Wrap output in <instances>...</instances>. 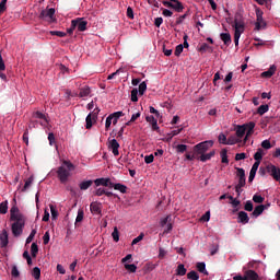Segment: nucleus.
<instances>
[{
	"mask_svg": "<svg viewBox=\"0 0 280 280\" xmlns=\"http://www.w3.org/2000/svg\"><path fill=\"white\" fill-rule=\"evenodd\" d=\"M75 170V165L71 163V161L63 160L62 165L57 168V178L60 180L62 185L69 180L71 176V172Z\"/></svg>",
	"mask_w": 280,
	"mask_h": 280,
	"instance_id": "nucleus-1",
	"label": "nucleus"
},
{
	"mask_svg": "<svg viewBox=\"0 0 280 280\" xmlns=\"http://www.w3.org/2000/svg\"><path fill=\"white\" fill-rule=\"evenodd\" d=\"M253 132H255V122L254 121L244 124L242 126H237V128H236V137H237V139H240V141H242V139H244V143H246V141L248 140V137H250L253 135ZM244 135H246L245 138H244Z\"/></svg>",
	"mask_w": 280,
	"mask_h": 280,
	"instance_id": "nucleus-2",
	"label": "nucleus"
},
{
	"mask_svg": "<svg viewBox=\"0 0 280 280\" xmlns=\"http://www.w3.org/2000/svg\"><path fill=\"white\" fill-rule=\"evenodd\" d=\"M13 221L11 225V231L14 237H19L23 234V229L25 226V219L23 217L18 219H11Z\"/></svg>",
	"mask_w": 280,
	"mask_h": 280,
	"instance_id": "nucleus-3",
	"label": "nucleus"
},
{
	"mask_svg": "<svg viewBox=\"0 0 280 280\" xmlns=\"http://www.w3.org/2000/svg\"><path fill=\"white\" fill-rule=\"evenodd\" d=\"M210 148H213V141L207 140L203 142H200L194 147V154L198 156V154L202 155L205 154Z\"/></svg>",
	"mask_w": 280,
	"mask_h": 280,
	"instance_id": "nucleus-4",
	"label": "nucleus"
},
{
	"mask_svg": "<svg viewBox=\"0 0 280 280\" xmlns=\"http://www.w3.org/2000/svg\"><path fill=\"white\" fill-rule=\"evenodd\" d=\"M55 15H56V9L50 8V9L42 10V12L39 13V19L54 23V21H56V19L54 18Z\"/></svg>",
	"mask_w": 280,
	"mask_h": 280,
	"instance_id": "nucleus-5",
	"label": "nucleus"
},
{
	"mask_svg": "<svg viewBox=\"0 0 280 280\" xmlns=\"http://www.w3.org/2000/svg\"><path fill=\"white\" fill-rule=\"evenodd\" d=\"M162 3L165 8H171L172 10H175V12H183V10H185L183 2L178 0H175L174 2L163 1Z\"/></svg>",
	"mask_w": 280,
	"mask_h": 280,
	"instance_id": "nucleus-6",
	"label": "nucleus"
},
{
	"mask_svg": "<svg viewBox=\"0 0 280 280\" xmlns=\"http://www.w3.org/2000/svg\"><path fill=\"white\" fill-rule=\"evenodd\" d=\"M266 27V23L264 22V12L259 11V9L256 10V23H255V30L256 32H259L260 30H264Z\"/></svg>",
	"mask_w": 280,
	"mask_h": 280,
	"instance_id": "nucleus-7",
	"label": "nucleus"
},
{
	"mask_svg": "<svg viewBox=\"0 0 280 280\" xmlns=\"http://www.w3.org/2000/svg\"><path fill=\"white\" fill-rule=\"evenodd\" d=\"M94 185L95 187H109V189H113V180H110L108 177L96 178L94 180Z\"/></svg>",
	"mask_w": 280,
	"mask_h": 280,
	"instance_id": "nucleus-8",
	"label": "nucleus"
},
{
	"mask_svg": "<svg viewBox=\"0 0 280 280\" xmlns=\"http://www.w3.org/2000/svg\"><path fill=\"white\" fill-rule=\"evenodd\" d=\"M268 174L272 176L275 180H278L280 183V168L275 166L273 164H269L266 167Z\"/></svg>",
	"mask_w": 280,
	"mask_h": 280,
	"instance_id": "nucleus-9",
	"label": "nucleus"
},
{
	"mask_svg": "<svg viewBox=\"0 0 280 280\" xmlns=\"http://www.w3.org/2000/svg\"><path fill=\"white\" fill-rule=\"evenodd\" d=\"M236 170V176L238 178L237 185L240 186H246V171L244 168L235 167Z\"/></svg>",
	"mask_w": 280,
	"mask_h": 280,
	"instance_id": "nucleus-10",
	"label": "nucleus"
},
{
	"mask_svg": "<svg viewBox=\"0 0 280 280\" xmlns=\"http://www.w3.org/2000/svg\"><path fill=\"white\" fill-rule=\"evenodd\" d=\"M72 21H75L78 32H86V25H89V22L84 20V18H77Z\"/></svg>",
	"mask_w": 280,
	"mask_h": 280,
	"instance_id": "nucleus-11",
	"label": "nucleus"
},
{
	"mask_svg": "<svg viewBox=\"0 0 280 280\" xmlns=\"http://www.w3.org/2000/svg\"><path fill=\"white\" fill-rule=\"evenodd\" d=\"M245 280H262L261 277H259V273H257L253 269H248L245 271Z\"/></svg>",
	"mask_w": 280,
	"mask_h": 280,
	"instance_id": "nucleus-12",
	"label": "nucleus"
},
{
	"mask_svg": "<svg viewBox=\"0 0 280 280\" xmlns=\"http://www.w3.org/2000/svg\"><path fill=\"white\" fill-rule=\"evenodd\" d=\"M108 148L112 150L114 156H119V142L116 139L109 140Z\"/></svg>",
	"mask_w": 280,
	"mask_h": 280,
	"instance_id": "nucleus-13",
	"label": "nucleus"
},
{
	"mask_svg": "<svg viewBox=\"0 0 280 280\" xmlns=\"http://www.w3.org/2000/svg\"><path fill=\"white\" fill-rule=\"evenodd\" d=\"M91 213H95L96 215H102V203L93 201L90 205Z\"/></svg>",
	"mask_w": 280,
	"mask_h": 280,
	"instance_id": "nucleus-14",
	"label": "nucleus"
},
{
	"mask_svg": "<svg viewBox=\"0 0 280 280\" xmlns=\"http://www.w3.org/2000/svg\"><path fill=\"white\" fill-rule=\"evenodd\" d=\"M257 170H259V162H255L250 168L248 183H253L255 180V176H257Z\"/></svg>",
	"mask_w": 280,
	"mask_h": 280,
	"instance_id": "nucleus-15",
	"label": "nucleus"
},
{
	"mask_svg": "<svg viewBox=\"0 0 280 280\" xmlns=\"http://www.w3.org/2000/svg\"><path fill=\"white\" fill-rule=\"evenodd\" d=\"M9 238H8V231L7 230H2V232L0 233V246L1 248H5L9 244Z\"/></svg>",
	"mask_w": 280,
	"mask_h": 280,
	"instance_id": "nucleus-16",
	"label": "nucleus"
},
{
	"mask_svg": "<svg viewBox=\"0 0 280 280\" xmlns=\"http://www.w3.org/2000/svg\"><path fill=\"white\" fill-rule=\"evenodd\" d=\"M237 222L241 224H248V222H250V218H248V213L244 211L238 212Z\"/></svg>",
	"mask_w": 280,
	"mask_h": 280,
	"instance_id": "nucleus-17",
	"label": "nucleus"
},
{
	"mask_svg": "<svg viewBox=\"0 0 280 280\" xmlns=\"http://www.w3.org/2000/svg\"><path fill=\"white\" fill-rule=\"evenodd\" d=\"M145 120L148 121V124L151 125L152 130L159 131V121L156 120V118H154V116H147Z\"/></svg>",
	"mask_w": 280,
	"mask_h": 280,
	"instance_id": "nucleus-18",
	"label": "nucleus"
},
{
	"mask_svg": "<svg viewBox=\"0 0 280 280\" xmlns=\"http://www.w3.org/2000/svg\"><path fill=\"white\" fill-rule=\"evenodd\" d=\"M266 209H268V206H266V205H259V206H257V207L254 209L252 215H253L254 218H259V215H261V213H264V211H266Z\"/></svg>",
	"mask_w": 280,
	"mask_h": 280,
	"instance_id": "nucleus-19",
	"label": "nucleus"
},
{
	"mask_svg": "<svg viewBox=\"0 0 280 280\" xmlns=\"http://www.w3.org/2000/svg\"><path fill=\"white\" fill-rule=\"evenodd\" d=\"M93 183H95V180L93 182V179L83 180L79 184V188L81 189V191H86V189L93 187Z\"/></svg>",
	"mask_w": 280,
	"mask_h": 280,
	"instance_id": "nucleus-20",
	"label": "nucleus"
},
{
	"mask_svg": "<svg viewBox=\"0 0 280 280\" xmlns=\"http://www.w3.org/2000/svg\"><path fill=\"white\" fill-rule=\"evenodd\" d=\"M112 189H115L116 191H120V194H126L128 191V187L124 184H112Z\"/></svg>",
	"mask_w": 280,
	"mask_h": 280,
	"instance_id": "nucleus-21",
	"label": "nucleus"
},
{
	"mask_svg": "<svg viewBox=\"0 0 280 280\" xmlns=\"http://www.w3.org/2000/svg\"><path fill=\"white\" fill-rule=\"evenodd\" d=\"M213 156H215V151H211L210 153H202V154L199 156V160H200L202 163H207V161H211V159H213Z\"/></svg>",
	"mask_w": 280,
	"mask_h": 280,
	"instance_id": "nucleus-22",
	"label": "nucleus"
},
{
	"mask_svg": "<svg viewBox=\"0 0 280 280\" xmlns=\"http://www.w3.org/2000/svg\"><path fill=\"white\" fill-rule=\"evenodd\" d=\"M220 38L226 47H229V45H231V43H232L230 33H221Z\"/></svg>",
	"mask_w": 280,
	"mask_h": 280,
	"instance_id": "nucleus-23",
	"label": "nucleus"
},
{
	"mask_svg": "<svg viewBox=\"0 0 280 280\" xmlns=\"http://www.w3.org/2000/svg\"><path fill=\"white\" fill-rule=\"evenodd\" d=\"M10 213H11V220L23 218V214L19 213V208L16 206H13L11 208Z\"/></svg>",
	"mask_w": 280,
	"mask_h": 280,
	"instance_id": "nucleus-24",
	"label": "nucleus"
},
{
	"mask_svg": "<svg viewBox=\"0 0 280 280\" xmlns=\"http://www.w3.org/2000/svg\"><path fill=\"white\" fill-rule=\"evenodd\" d=\"M198 51H200V54H206V51H209V54H213V47L209 46V44L207 43H203L199 47Z\"/></svg>",
	"mask_w": 280,
	"mask_h": 280,
	"instance_id": "nucleus-25",
	"label": "nucleus"
},
{
	"mask_svg": "<svg viewBox=\"0 0 280 280\" xmlns=\"http://www.w3.org/2000/svg\"><path fill=\"white\" fill-rule=\"evenodd\" d=\"M277 71V67L271 66L267 71L261 73V78H272Z\"/></svg>",
	"mask_w": 280,
	"mask_h": 280,
	"instance_id": "nucleus-26",
	"label": "nucleus"
},
{
	"mask_svg": "<svg viewBox=\"0 0 280 280\" xmlns=\"http://www.w3.org/2000/svg\"><path fill=\"white\" fill-rule=\"evenodd\" d=\"M89 95H91V88L89 85L80 89L79 97H89Z\"/></svg>",
	"mask_w": 280,
	"mask_h": 280,
	"instance_id": "nucleus-27",
	"label": "nucleus"
},
{
	"mask_svg": "<svg viewBox=\"0 0 280 280\" xmlns=\"http://www.w3.org/2000/svg\"><path fill=\"white\" fill-rule=\"evenodd\" d=\"M196 268L198 272H201V275H209V271H207V265L205 262H197Z\"/></svg>",
	"mask_w": 280,
	"mask_h": 280,
	"instance_id": "nucleus-28",
	"label": "nucleus"
},
{
	"mask_svg": "<svg viewBox=\"0 0 280 280\" xmlns=\"http://www.w3.org/2000/svg\"><path fill=\"white\" fill-rule=\"evenodd\" d=\"M93 122H95V120L93 119V115L89 114L85 118V128L86 130H91V128H93Z\"/></svg>",
	"mask_w": 280,
	"mask_h": 280,
	"instance_id": "nucleus-29",
	"label": "nucleus"
},
{
	"mask_svg": "<svg viewBox=\"0 0 280 280\" xmlns=\"http://www.w3.org/2000/svg\"><path fill=\"white\" fill-rule=\"evenodd\" d=\"M176 275L178 277H185L187 275V269L185 268V265L179 264L176 269Z\"/></svg>",
	"mask_w": 280,
	"mask_h": 280,
	"instance_id": "nucleus-30",
	"label": "nucleus"
},
{
	"mask_svg": "<svg viewBox=\"0 0 280 280\" xmlns=\"http://www.w3.org/2000/svg\"><path fill=\"white\" fill-rule=\"evenodd\" d=\"M32 183H34V176H30L26 180H25V184L22 188V191L25 192L26 190L30 189V187H32Z\"/></svg>",
	"mask_w": 280,
	"mask_h": 280,
	"instance_id": "nucleus-31",
	"label": "nucleus"
},
{
	"mask_svg": "<svg viewBox=\"0 0 280 280\" xmlns=\"http://www.w3.org/2000/svg\"><path fill=\"white\" fill-rule=\"evenodd\" d=\"M254 159L256 161V163H261V159H264V150L262 149H258L257 152L254 154Z\"/></svg>",
	"mask_w": 280,
	"mask_h": 280,
	"instance_id": "nucleus-32",
	"label": "nucleus"
},
{
	"mask_svg": "<svg viewBox=\"0 0 280 280\" xmlns=\"http://www.w3.org/2000/svg\"><path fill=\"white\" fill-rule=\"evenodd\" d=\"M242 32H244V31H240V30L234 31V45H235V47L240 46V37L242 36Z\"/></svg>",
	"mask_w": 280,
	"mask_h": 280,
	"instance_id": "nucleus-33",
	"label": "nucleus"
},
{
	"mask_svg": "<svg viewBox=\"0 0 280 280\" xmlns=\"http://www.w3.org/2000/svg\"><path fill=\"white\" fill-rule=\"evenodd\" d=\"M235 143H242V140H240L238 138H236L235 136H231L225 145H235Z\"/></svg>",
	"mask_w": 280,
	"mask_h": 280,
	"instance_id": "nucleus-34",
	"label": "nucleus"
},
{
	"mask_svg": "<svg viewBox=\"0 0 280 280\" xmlns=\"http://www.w3.org/2000/svg\"><path fill=\"white\" fill-rule=\"evenodd\" d=\"M0 213H1L2 215H5V213H8V200L2 201V202L0 203Z\"/></svg>",
	"mask_w": 280,
	"mask_h": 280,
	"instance_id": "nucleus-35",
	"label": "nucleus"
},
{
	"mask_svg": "<svg viewBox=\"0 0 280 280\" xmlns=\"http://www.w3.org/2000/svg\"><path fill=\"white\" fill-rule=\"evenodd\" d=\"M270 107L268 105H260L257 109L258 115H266Z\"/></svg>",
	"mask_w": 280,
	"mask_h": 280,
	"instance_id": "nucleus-36",
	"label": "nucleus"
},
{
	"mask_svg": "<svg viewBox=\"0 0 280 280\" xmlns=\"http://www.w3.org/2000/svg\"><path fill=\"white\" fill-rule=\"evenodd\" d=\"M49 208H50V213H51L52 220H58V210L56 209V206L50 203Z\"/></svg>",
	"mask_w": 280,
	"mask_h": 280,
	"instance_id": "nucleus-37",
	"label": "nucleus"
},
{
	"mask_svg": "<svg viewBox=\"0 0 280 280\" xmlns=\"http://www.w3.org/2000/svg\"><path fill=\"white\" fill-rule=\"evenodd\" d=\"M145 91H148V83H145V81L141 82L139 84V95H143V93H145Z\"/></svg>",
	"mask_w": 280,
	"mask_h": 280,
	"instance_id": "nucleus-38",
	"label": "nucleus"
},
{
	"mask_svg": "<svg viewBox=\"0 0 280 280\" xmlns=\"http://www.w3.org/2000/svg\"><path fill=\"white\" fill-rule=\"evenodd\" d=\"M226 149H222L221 151V163H226L229 164V155Z\"/></svg>",
	"mask_w": 280,
	"mask_h": 280,
	"instance_id": "nucleus-39",
	"label": "nucleus"
},
{
	"mask_svg": "<svg viewBox=\"0 0 280 280\" xmlns=\"http://www.w3.org/2000/svg\"><path fill=\"white\" fill-rule=\"evenodd\" d=\"M139 90L137 88H135L131 91V102H139Z\"/></svg>",
	"mask_w": 280,
	"mask_h": 280,
	"instance_id": "nucleus-40",
	"label": "nucleus"
},
{
	"mask_svg": "<svg viewBox=\"0 0 280 280\" xmlns=\"http://www.w3.org/2000/svg\"><path fill=\"white\" fill-rule=\"evenodd\" d=\"M187 279L198 280V279H200V276L196 271L192 270L187 273Z\"/></svg>",
	"mask_w": 280,
	"mask_h": 280,
	"instance_id": "nucleus-41",
	"label": "nucleus"
},
{
	"mask_svg": "<svg viewBox=\"0 0 280 280\" xmlns=\"http://www.w3.org/2000/svg\"><path fill=\"white\" fill-rule=\"evenodd\" d=\"M31 255L32 257H36V255H38V245L36 243H32L31 245Z\"/></svg>",
	"mask_w": 280,
	"mask_h": 280,
	"instance_id": "nucleus-42",
	"label": "nucleus"
},
{
	"mask_svg": "<svg viewBox=\"0 0 280 280\" xmlns=\"http://www.w3.org/2000/svg\"><path fill=\"white\" fill-rule=\"evenodd\" d=\"M50 36H58L59 38H65V36H67V33L62 31H50Z\"/></svg>",
	"mask_w": 280,
	"mask_h": 280,
	"instance_id": "nucleus-43",
	"label": "nucleus"
},
{
	"mask_svg": "<svg viewBox=\"0 0 280 280\" xmlns=\"http://www.w3.org/2000/svg\"><path fill=\"white\" fill-rule=\"evenodd\" d=\"M32 276L36 280L40 279V268L38 267L33 268Z\"/></svg>",
	"mask_w": 280,
	"mask_h": 280,
	"instance_id": "nucleus-44",
	"label": "nucleus"
},
{
	"mask_svg": "<svg viewBox=\"0 0 280 280\" xmlns=\"http://www.w3.org/2000/svg\"><path fill=\"white\" fill-rule=\"evenodd\" d=\"M125 269L128 270L129 272H137V265L135 264H125Z\"/></svg>",
	"mask_w": 280,
	"mask_h": 280,
	"instance_id": "nucleus-45",
	"label": "nucleus"
},
{
	"mask_svg": "<svg viewBox=\"0 0 280 280\" xmlns=\"http://www.w3.org/2000/svg\"><path fill=\"white\" fill-rule=\"evenodd\" d=\"M176 152L179 154H183L184 152H187V145L186 144H177L176 145Z\"/></svg>",
	"mask_w": 280,
	"mask_h": 280,
	"instance_id": "nucleus-46",
	"label": "nucleus"
},
{
	"mask_svg": "<svg viewBox=\"0 0 280 280\" xmlns=\"http://www.w3.org/2000/svg\"><path fill=\"white\" fill-rule=\"evenodd\" d=\"M112 237H113L114 242H119V230H117V226L114 228Z\"/></svg>",
	"mask_w": 280,
	"mask_h": 280,
	"instance_id": "nucleus-47",
	"label": "nucleus"
},
{
	"mask_svg": "<svg viewBox=\"0 0 280 280\" xmlns=\"http://www.w3.org/2000/svg\"><path fill=\"white\" fill-rule=\"evenodd\" d=\"M34 237H36V230H32L31 234L26 238V244H32V242H34Z\"/></svg>",
	"mask_w": 280,
	"mask_h": 280,
	"instance_id": "nucleus-48",
	"label": "nucleus"
},
{
	"mask_svg": "<svg viewBox=\"0 0 280 280\" xmlns=\"http://www.w3.org/2000/svg\"><path fill=\"white\" fill-rule=\"evenodd\" d=\"M11 275L14 277V279L21 277V272H19V268L16 266L12 267Z\"/></svg>",
	"mask_w": 280,
	"mask_h": 280,
	"instance_id": "nucleus-49",
	"label": "nucleus"
},
{
	"mask_svg": "<svg viewBox=\"0 0 280 280\" xmlns=\"http://www.w3.org/2000/svg\"><path fill=\"white\" fill-rule=\"evenodd\" d=\"M253 200H254V202H256L257 205H261V202H264L265 198L261 197L260 195H254V196H253Z\"/></svg>",
	"mask_w": 280,
	"mask_h": 280,
	"instance_id": "nucleus-50",
	"label": "nucleus"
},
{
	"mask_svg": "<svg viewBox=\"0 0 280 280\" xmlns=\"http://www.w3.org/2000/svg\"><path fill=\"white\" fill-rule=\"evenodd\" d=\"M113 124V114H110L105 121V130H108L110 128V125Z\"/></svg>",
	"mask_w": 280,
	"mask_h": 280,
	"instance_id": "nucleus-51",
	"label": "nucleus"
},
{
	"mask_svg": "<svg viewBox=\"0 0 280 280\" xmlns=\"http://www.w3.org/2000/svg\"><path fill=\"white\" fill-rule=\"evenodd\" d=\"M82 220H84V211L79 210L75 219V224H78L79 222H82Z\"/></svg>",
	"mask_w": 280,
	"mask_h": 280,
	"instance_id": "nucleus-52",
	"label": "nucleus"
},
{
	"mask_svg": "<svg viewBox=\"0 0 280 280\" xmlns=\"http://www.w3.org/2000/svg\"><path fill=\"white\" fill-rule=\"evenodd\" d=\"M188 15H189V12H186L184 15L177 18L176 25H182V23L185 21V19H187Z\"/></svg>",
	"mask_w": 280,
	"mask_h": 280,
	"instance_id": "nucleus-53",
	"label": "nucleus"
},
{
	"mask_svg": "<svg viewBox=\"0 0 280 280\" xmlns=\"http://www.w3.org/2000/svg\"><path fill=\"white\" fill-rule=\"evenodd\" d=\"M75 27H77V22L72 20L70 28L67 30V32L70 36H71V34H73V32H75Z\"/></svg>",
	"mask_w": 280,
	"mask_h": 280,
	"instance_id": "nucleus-54",
	"label": "nucleus"
},
{
	"mask_svg": "<svg viewBox=\"0 0 280 280\" xmlns=\"http://www.w3.org/2000/svg\"><path fill=\"white\" fill-rule=\"evenodd\" d=\"M261 148H264V150H270V148H272V144L270 143V140H264L261 142Z\"/></svg>",
	"mask_w": 280,
	"mask_h": 280,
	"instance_id": "nucleus-55",
	"label": "nucleus"
},
{
	"mask_svg": "<svg viewBox=\"0 0 280 280\" xmlns=\"http://www.w3.org/2000/svg\"><path fill=\"white\" fill-rule=\"evenodd\" d=\"M165 255H167V252L163 247H160L158 255L159 259H165Z\"/></svg>",
	"mask_w": 280,
	"mask_h": 280,
	"instance_id": "nucleus-56",
	"label": "nucleus"
},
{
	"mask_svg": "<svg viewBox=\"0 0 280 280\" xmlns=\"http://www.w3.org/2000/svg\"><path fill=\"white\" fill-rule=\"evenodd\" d=\"M229 200L232 201V207L236 208V207H240L241 202L240 200L233 198V196H228Z\"/></svg>",
	"mask_w": 280,
	"mask_h": 280,
	"instance_id": "nucleus-57",
	"label": "nucleus"
},
{
	"mask_svg": "<svg viewBox=\"0 0 280 280\" xmlns=\"http://www.w3.org/2000/svg\"><path fill=\"white\" fill-rule=\"evenodd\" d=\"M144 163H147V165H150V163H154V155L150 154L144 156Z\"/></svg>",
	"mask_w": 280,
	"mask_h": 280,
	"instance_id": "nucleus-58",
	"label": "nucleus"
},
{
	"mask_svg": "<svg viewBox=\"0 0 280 280\" xmlns=\"http://www.w3.org/2000/svg\"><path fill=\"white\" fill-rule=\"evenodd\" d=\"M245 211H253L254 207H253V201L247 200L245 206H244Z\"/></svg>",
	"mask_w": 280,
	"mask_h": 280,
	"instance_id": "nucleus-59",
	"label": "nucleus"
},
{
	"mask_svg": "<svg viewBox=\"0 0 280 280\" xmlns=\"http://www.w3.org/2000/svg\"><path fill=\"white\" fill-rule=\"evenodd\" d=\"M144 234L141 233L139 236H137L136 238L132 240L131 245L135 246V244H139V242H141V240H143Z\"/></svg>",
	"mask_w": 280,
	"mask_h": 280,
	"instance_id": "nucleus-60",
	"label": "nucleus"
},
{
	"mask_svg": "<svg viewBox=\"0 0 280 280\" xmlns=\"http://www.w3.org/2000/svg\"><path fill=\"white\" fill-rule=\"evenodd\" d=\"M226 135L220 133L219 135V143H222L223 145H226Z\"/></svg>",
	"mask_w": 280,
	"mask_h": 280,
	"instance_id": "nucleus-61",
	"label": "nucleus"
},
{
	"mask_svg": "<svg viewBox=\"0 0 280 280\" xmlns=\"http://www.w3.org/2000/svg\"><path fill=\"white\" fill-rule=\"evenodd\" d=\"M49 240H50V235H49V231L45 232L44 236H43V242L45 244V246H47V244H49Z\"/></svg>",
	"mask_w": 280,
	"mask_h": 280,
	"instance_id": "nucleus-62",
	"label": "nucleus"
},
{
	"mask_svg": "<svg viewBox=\"0 0 280 280\" xmlns=\"http://www.w3.org/2000/svg\"><path fill=\"white\" fill-rule=\"evenodd\" d=\"M105 194H106V189H104V188H97L94 191V196H104Z\"/></svg>",
	"mask_w": 280,
	"mask_h": 280,
	"instance_id": "nucleus-63",
	"label": "nucleus"
},
{
	"mask_svg": "<svg viewBox=\"0 0 280 280\" xmlns=\"http://www.w3.org/2000/svg\"><path fill=\"white\" fill-rule=\"evenodd\" d=\"M183 49H184L183 44L177 45L175 48V56H177V57L180 56Z\"/></svg>",
	"mask_w": 280,
	"mask_h": 280,
	"instance_id": "nucleus-64",
	"label": "nucleus"
}]
</instances>
